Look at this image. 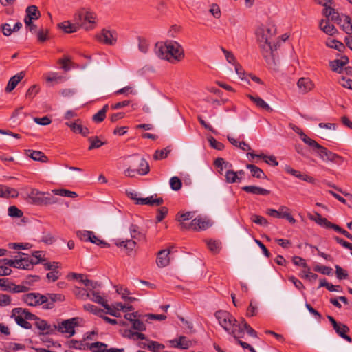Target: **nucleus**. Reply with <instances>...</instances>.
Masks as SVG:
<instances>
[{"mask_svg":"<svg viewBox=\"0 0 352 352\" xmlns=\"http://www.w3.org/2000/svg\"><path fill=\"white\" fill-rule=\"evenodd\" d=\"M10 317L14 319L18 325L25 329H32V325L29 322V320H30L34 321V325L41 331L42 334H50L54 333L55 331L54 326H51L47 322V321L38 318L36 315L28 311L26 309L21 307L14 308L12 310Z\"/></svg>","mask_w":352,"mask_h":352,"instance_id":"obj_1","label":"nucleus"},{"mask_svg":"<svg viewBox=\"0 0 352 352\" xmlns=\"http://www.w3.org/2000/svg\"><path fill=\"white\" fill-rule=\"evenodd\" d=\"M154 51L157 57L173 64L181 61L184 58L182 46L174 41L156 43Z\"/></svg>","mask_w":352,"mask_h":352,"instance_id":"obj_2","label":"nucleus"},{"mask_svg":"<svg viewBox=\"0 0 352 352\" xmlns=\"http://www.w3.org/2000/svg\"><path fill=\"white\" fill-rule=\"evenodd\" d=\"M7 252L6 249L0 248V256H3ZM45 253L43 251H34L31 254L23 253L18 252L13 258H2L0 259V263L2 264H19L23 261L26 262V264H38L39 263H44L43 264H59L58 262L53 261L52 263L47 261L45 258Z\"/></svg>","mask_w":352,"mask_h":352,"instance_id":"obj_3","label":"nucleus"},{"mask_svg":"<svg viewBox=\"0 0 352 352\" xmlns=\"http://www.w3.org/2000/svg\"><path fill=\"white\" fill-rule=\"evenodd\" d=\"M215 317L219 324L234 338L243 337V329L235 318L226 311H216Z\"/></svg>","mask_w":352,"mask_h":352,"instance_id":"obj_4","label":"nucleus"},{"mask_svg":"<svg viewBox=\"0 0 352 352\" xmlns=\"http://www.w3.org/2000/svg\"><path fill=\"white\" fill-rule=\"evenodd\" d=\"M78 325V318H72L70 319L63 320L58 325H54L55 330L65 334H67L68 337H71L75 333V327Z\"/></svg>","mask_w":352,"mask_h":352,"instance_id":"obj_5","label":"nucleus"},{"mask_svg":"<svg viewBox=\"0 0 352 352\" xmlns=\"http://www.w3.org/2000/svg\"><path fill=\"white\" fill-rule=\"evenodd\" d=\"M276 34V28L273 24L260 28L256 31V35L258 42L262 43H269L271 38Z\"/></svg>","mask_w":352,"mask_h":352,"instance_id":"obj_6","label":"nucleus"},{"mask_svg":"<svg viewBox=\"0 0 352 352\" xmlns=\"http://www.w3.org/2000/svg\"><path fill=\"white\" fill-rule=\"evenodd\" d=\"M22 300L29 306H37L48 302V298L38 293H29L22 296Z\"/></svg>","mask_w":352,"mask_h":352,"instance_id":"obj_7","label":"nucleus"},{"mask_svg":"<svg viewBox=\"0 0 352 352\" xmlns=\"http://www.w3.org/2000/svg\"><path fill=\"white\" fill-rule=\"evenodd\" d=\"M96 15L94 12L91 11H85L78 14L75 17L76 22H80L84 18V21L80 23V26L86 30H90L93 28V24L95 23V19Z\"/></svg>","mask_w":352,"mask_h":352,"instance_id":"obj_8","label":"nucleus"},{"mask_svg":"<svg viewBox=\"0 0 352 352\" xmlns=\"http://www.w3.org/2000/svg\"><path fill=\"white\" fill-rule=\"evenodd\" d=\"M317 153L320 158L324 162H331L335 163L342 162V157L330 151L327 148L321 145L317 149Z\"/></svg>","mask_w":352,"mask_h":352,"instance_id":"obj_9","label":"nucleus"},{"mask_svg":"<svg viewBox=\"0 0 352 352\" xmlns=\"http://www.w3.org/2000/svg\"><path fill=\"white\" fill-rule=\"evenodd\" d=\"M210 226L209 222L204 220L201 217L195 218L189 223H182V230H206Z\"/></svg>","mask_w":352,"mask_h":352,"instance_id":"obj_10","label":"nucleus"},{"mask_svg":"<svg viewBox=\"0 0 352 352\" xmlns=\"http://www.w3.org/2000/svg\"><path fill=\"white\" fill-rule=\"evenodd\" d=\"M129 157L131 158L130 164L131 165L138 164V174L140 175H146L149 173V165L144 158L140 157L138 154H135Z\"/></svg>","mask_w":352,"mask_h":352,"instance_id":"obj_11","label":"nucleus"},{"mask_svg":"<svg viewBox=\"0 0 352 352\" xmlns=\"http://www.w3.org/2000/svg\"><path fill=\"white\" fill-rule=\"evenodd\" d=\"M96 38L106 45H113L117 41V33L115 31L103 29Z\"/></svg>","mask_w":352,"mask_h":352,"instance_id":"obj_12","label":"nucleus"},{"mask_svg":"<svg viewBox=\"0 0 352 352\" xmlns=\"http://www.w3.org/2000/svg\"><path fill=\"white\" fill-rule=\"evenodd\" d=\"M115 245L121 250L124 251L126 253L130 254L136 247V242L133 239L122 240L120 239H114Z\"/></svg>","mask_w":352,"mask_h":352,"instance_id":"obj_13","label":"nucleus"},{"mask_svg":"<svg viewBox=\"0 0 352 352\" xmlns=\"http://www.w3.org/2000/svg\"><path fill=\"white\" fill-rule=\"evenodd\" d=\"M278 44H272L270 41H269V43L261 44L263 55L268 63H270V61L273 63L274 62L273 53L276 50Z\"/></svg>","mask_w":352,"mask_h":352,"instance_id":"obj_14","label":"nucleus"},{"mask_svg":"<svg viewBox=\"0 0 352 352\" xmlns=\"http://www.w3.org/2000/svg\"><path fill=\"white\" fill-rule=\"evenodd\" d=\"M157 195H151L146 198H141L137 199L136 204L148 205V206H160L164 203V199L162 197L157 198Z\"/></svg>","mask_w":352,"mask_h":352,"instance_id":"obj_15","label":"nucleus"},{"mask_svg":"<svg viewBox=\"0 0 352 352\" xmlns=\"http://www.w3.org/2000/svg\"><path fill=\"white\" fill-rule=\"evenodd\" d=\"M26 16L24 19L25 25H30L31 21L38 19L41 16L40 12L36 6H30L26 8Z\"/></svg>","mask_w":352,"mask_h":352,"instance_id":"obj_16","label":"nucleus"},{"mask_svg":"<svg viewBox=\"0 0 352 352\" xmlns=\"http://www.w3.org/2000/svg\"><path fill=\"white\" fill-rule=\"evenodd\" d=\"M25 72H20L16 75L11 77L8 82L7 87H6V92H11L18 85V83L24 78Z\"/></svg>","mask_w":352,"mask_h":352,"instance_id":"obj_17","label":"nucleus"},{"mask_svg":"<svg viewBox=\"0 0 352 352\" xmlns=\"http://www.w3.org/2000/svg\"><path fill=\"white\" fill-rule=\"evenodd\" d=\"M241 189L252 195H268L270 194V190L256 186H245Z\"/></svg>","mask_w":352,"mask_h":352,"instance_id":"obj_18","label":"nucleus"},{"mask_svg":"<svg viewBox=\"0 0 352 352\" xmlns=\"http://www.w3.org/2000/svg\"><path fill=\"white\" fill-rule=\"evenodd\" d=\"M45 192L38 191L36 189H32L29 194V198L32 202L36 205L43 204Z\"/></svg>","mask_w":352,"mask_h":352,"instance_id":"obj_19","label":"nucleus"},{"mask_svg":"<svg viewBox=\"0 0 352 352\" xmlns=\"http://www.w3.org/2000/svg\"><path fill=\"white\" fill-rule=\"evenodd\" d=\"M248 157H250L251 160H253L255 157L263 159L265 162L269 165L276 166L278 165V162L274 156H267L264 154L256 155L253 153H248Z\"/></svg>","mask_w":352,"mask_h":352,"instance_id":"obj_20","label":"nucleus"},{"mask_svg":"<svg viewBox=\"0 0 352 352\" xmlns=\"http://www.w3.org/2000/svg\"><path fill=\"white\" fill-rule=\"evenodd\" d=\"M172 261L170 252L169 250L164 249L160 250L157 256V264H168Z\"/></svg>","mask_w":352,"mask_h":352,"instance_id":"obj_21","label":"nucleus"},{"mask_svg":"<svg viewBox=\"0 0 352 352\" xmlns=\"http://www.w3.org/2000/svg\"><path fill=\"white\" fill-rule=\"evenodd\" d=\"M214 165L215 167L218 168V173L221 175H223V171L224 169L228 170H231V168H232V164L226 161L222 157L217 158L214 162Z\"/></svg>","mask_w":352,"mask_h":352,"instance_id":"obj_22","label":"nucleus"},{"mask_svg":"<svg viewBox=\"0 0 352 352\" xmlns=\"http://www.w3.org/2000/svg\"><path fill=\"white\" fill-rule=\"evenodd\" d=\"M79 22L72 23L69 21H64L58 24L59 28L63 30L65 33H73L77 32L79 28Z\"/></svg>","mask_w":352,"mask_h":352,"instance_id":"obj_23","label":"nucleus"},{"mask_svg":"<svg viewBox=\"0 0 352 352\" xmlns=\"http://www.w3.org/2000/svg\"><path fill=\"white\" fill-rule=\"evenodd\" d=\"M170 342L172 346L183 349H187L190 346V341L185 336H180L179 339L170 340Z\"/></svg>","mask_w":352,"mask_h":352,"instance_id":"obj_24","label":"nucleus"},{"mask_svg":"<svg viewBox=\"0 0 352 352\" xmlns=\"http://www.w3.org/2000/svg\"><path fill=\"white\" fill-rule=\"evenodd\" d=\"M248 98L258 107L261 108L268 112H272L273 111L272 108H271L270 106L261 98L258 97V96H254L252 95H248Z\"/></svg>","mask_w":352,"mask_h":352,"instance_id":"obj_25","label":"nucleus"},{"mask_svg":"<svg viewBox=\"0 0 352 352\" xmlns=\"http://www.w3.org/2000/svg\"><path fill=\"white\" fill-rule=\"evenodd\" d=\"M26 154L34 161L41 162H46L47 161V157L41 151L29 149L26 151Z\"/></svg>","mask_w":352,"mask_h":352,"instance_id":"obj_26","label":"nucleus"},{"mask_svg":"<svg viewBox=\"0 0 352 352\" xmlns=\"http://www.w3.org/2000/svg\"><path fill=\"white\" fill-rule=\"evenodd\" d=\"M320 28L328 35H333L337 32L335 26L331 24L329 21L321 20L320 23Z\"/></svg>","mask_w":352,"mask_h":352,"instance_id":"obj_27","label":"nucleus"},{"mask_svg":"<svg viewBox=\"0 0 352 352\" xmlns=\"http://www.w3.org/2000/svg\"><path fill=\"white\" fill-rule=\"evenodd\" d=\"M246 168L249 169L252 173V176L253 177L257 178V179H266L267 176L263 171L261 168L259 167L254 165V164H248L246 165Z\"/></svg>","mask_w":352,"mask_h":352,"instance_id":"obj_28","label":"nucleus"},{"mask_svg":"<svg viewBox=\"0 0 352 352\" xmlns=\"http://www.w3.org/2000/svg\"><path fill=\"white\" fill-rule=\"evenodd\" d=\"M334 330L338 335L347 342H351L352 341L351 338L346 335V333L349 331V328L346 324L340 323L338 327H336Z\"/></svg>","mask_w":352,"mask_h":352,"instance_id":"obj_29","label":"nucleus"},{"mask_svg":"<svg viewBox=\"0 0 352 352\" xmlns=\"http://www.w3.org/2000/svg\"><path fill=\"white\" fill-rule=\"evenodd\" d=\"M298 88L302 93H306L313 88V83L307 78H301L297 82Z\"/></svg>","mask_w":352,"mask_h":352,"instance_id":"obj_30","label":"nucleus"},{"mask_svg":"<svg viewBox=\"0 0 352 352\" xmlns=\"http://www.w3.org/2000/svg\"><path fill=\"white\" fill-rule=\"evenodd\" d=\"M323 13L327 17L331 16V19L336 22L338 24H340L342 21L339 13L336 12V10L332 7H328L327 8H324Z\"/></svg>","mask_w":352,"mask_h":352,"instance_id":"obj_31","label":"nucleus"},{"mask_svg":"<svg viewBox=\"0 0 352 352\" xmlns=\"http://www.w3.org/2000/svg\"><path fill=\"white\" fill-rule=\"evenodd\" d=\"M304 268L301 270L299 276L302 278H305L308 280L309 282H314L317 278L318 275L315 273H313L310 271V269L307 267V265H303Z\"/></svg>","mask_w":352,"mask_h":352,"instance_id":"obj_32","label":"nucleus"},{"mask_svg":"<svg viewBox=\"0 0 352 352\" xmlns=\"http://www.w3.org/2000/svg\"><path fill=\"white\" fill-rule=\"evenodd\" d=\"M45 270L50 271L47 274V278L49 280L54 282L56 281L60 276V273L58 271L57 265H45Z\"/></svg>","mask_w":352,"mask_h":352,"instance_id":"obj_33","label":"nucleus"},{"mask_svg":"<svg viewBox=\"0 0 352 352\" xmlns=\"http://www.w3.org/2000/svg\"><path fill=\"white\" fill-rule=\"evenodd\" d=\"M17 196V192L15 189L9 188L5 185L0 184V197L8 198Z\"/></svg>","mask_w":352,"mask_h":352,"instance_id":"obj_34","label":"nucleus"},{"mask_svg":"<svg viewBox=\"0 0 352 352\" xmlns=\"http://www.w3.org/2000/svg\"><path fill=\"white\" fill-rule=\"evenodd\" d=\"M226 182L228 184H234L241 182V177H237L236 171L228 170L225 173Z\"/></svg>","mask_w":352,"mask_h":352,"instance_id":"obj_35","label":"nucleus"},{"mask_svg":"<svg viewBox=\"0 0 352 352\" xmlns=\"http://www.w3.org/2000/svg\"><path fill=\"white\" fill-rule=\"evenodd\" d=\"M52 193L56 195H59L65 197L75 198L78 196L77 193L74 191H71L65 188L54 189L52 190Z\"/></svg>","mask_w":352,"mask_h":352,"instance_id":"obj_36","label":"nucleus"},{"mask_svg":"<svg viewBox=\"0 0 352 352\" xmlns=\"http://www.w3.org/2000/svg\"><path fill=\"white\" fill-rule=\"evenodd\" d=\"M108 345L101 342H96L91 343L89 346V349L92 352H106Z\"/></svg>","mask_w":352,"mask_h":352,"instance_id":"obj_37","label":"nucleus"},{"mask_svg":"<svg viewBox=\"0 0 352 352\" xmlns=\"http://www.w3.org/2000/svg\"><path fill=\"white\" fill-rule=\"evenodd\" d=\"M109 109L108 104L104 105V107L97 113H96L93 118L92 120L96 123H100L102 122L105 117H106V113Z\"/></svg>","mask_w":352,"mask_h":352,"instance_id":"obj_38","label":"nucleus"},{"mask_svg":"<svg viewBox=\"0 0 352 352\" xmlns=\"http://www.w3.org/2000/svg\"><path fill=\"white\" fill-rule=\"evenodd\" d=\"M88 140L90 142V145L88 148V149L89 151L96 149V148H99L102 145L104 144V142L100 140L98 136L90 137V138H89Z\"/></svg>","mask_w":352,"mask_h":352,"instance_id":"obj_39","label":"nucleus"},{"mask_svg":"<svg viewBox=\"0 0 352 352\" xmlns=\"http://www.w3.org/2000/svg\"><path fill=\"white\" fill-rule=\"evenodd\" d=\"M129 232L133 240L140 239L142 237H143V234L140 232L139 226L135 224L131 225L129 227Z\"/></svg>","mask_w":352,"mask_h":352,"instance_id":"obj_40","label":"nucleus"},{"mask_svg":"<svg viewBox=\"0 0 352 352\" xmlns=\"http://www.w3.org/2000/svg\"><path fill=\"white\" fill-rule=\"evenodd\" d=\"M170 151H171V148L169 146H168L164 149H162V150H157L155 152L153 158L155 160H163L168 156V153H170Z\"/></svg>","mask_w":352,"mask_h":352,"instance_id":"obj_41","label":"nucleus"},{"mask_svg":"<svg viewBox=\"0 0 352 352\" xmlns=\"http://www.w3.org/2000/svg\"><path fill=\"white\" fill-rule=\"evenodd\" d=\"M342 28L347 34H352V21L350 16L347 15L344 16V20L342 25Z\"/></svg>","mask_w":352,"mask_h":352,"instance_id":"obj_42","label":"nucleus"},{"mask_svg":"<svg viewBox=\"0 0 352 352\" xmlns=\"http://www.w3.org/2000/svg\"><path fill=\"white\" fill-rule=\"evenodd\" d=\"M8 247L14 250H28L32 247L29 243H9Z\"/></svg>","mask_w":352,"mask_h":352,"instance_id":"obj_43","label":"nucleus"},{"mask_svg":"<svg viewBox=\"0 0 352 352\" xmlns=\"http://www.w3.org/2000/svg\"><path fill=\"white\" fill-rule=\"evenodd\" d=\"M66 125L68 126L71 130L76 133H79L82 132V129L83 126L81 124V120L78 119L75 122H67Z\"/></svg>","mask_w":352,"mask_h":352,"instance_id":"obj_44","label":"nucleus"},{"mask_svg":"<svg viewBox=\"0 0 352 352\" xmlns=\"http://www.w3.org/2000/svg\"><path fill=\"white\" fill-rule=\"evenodd\" d=\"M250 219L254 223L259 226H267L269 224L267 220L262 216L253 214L251 215Z\"/></svg>","mask_w":352,"mask_h":352,"instance_id":"obj_45","label":"nucleus"},{"mask_svg":"<svg viewBox=\"0 0 352 352\" xmlns=\"http://www.w3.org/2000/svg\"><path fill=\"white\" fill-rule=\"evenodd\" d=\"M169 183L171 189L175 191L180 190L182 186V181L176 176L171 177Z\"/></svg>","mask_w":352,"mask_h":352,"instance_id":"obj_46","label":"nucleus"},{"mask_svg":"<svg viewBox=\"0 0 352 352\" xmlns=\"http://www.w3.org/2000/svg\"><path fill=\"white\" fill-rule=\"evenodd\" d=\"M84 309L87 311H89L90 313H92V314L99 316L100 317L102 316L101 313L103 311L102 309L98 308V307H96L92 304H89V303L85 304L84 305Z\"/></svg>","mask_w":352,"mask_h":352,"instance_id":"obj_47","label":"nucleus"},{"mask_svg":"<svg viewBox=\"0 0 352 352\" xmlns=\"http://www.w3.org/2000/svg\"><path fill=\"white\" fill-rule=\"evenodd\" d=\"M92 298H90L94 302L101 305L102 307H107V302L98 293L93 291L91 292Z\"/></svg>","mask_w":352,"mask_h":352,"instance_id":"obj_48","label":"nucleus"},{"mask_svg":"<svg viewBox=\"0 0 352 352\" xmlns=\"http://www.w3.org/2000/svg\"><path fill=\"white\" fill-rule=\"evenodd\" d=\"M241 324L243 331L245 330L248 335H250L252 337L256 338L257 333L254 329H253L246 322L244 319H242L241 322L239 323Z\"/></svg>","mask_w":352,"mask_h":352,"instance_id":"obj_49","label":"nucleus"},{"mask_svg":"<svg viewBox=\"0 0 352 352\" xmlns=\"http://www.w3.org/2000/svg\"><path fill=\"white\" fill-rule=\"evenodd\" d=\"M330 66L333 71L340 73L344 66V63H342L340 59H336L330 62Z\"/></svg>","mask_w":352,"mask_h":352,"instance_id":"obj_50","label":"nucleus"},{"mask_svg":"<svg viewBox=\"0 0 352 352\" xmlns=\"http://www.w3.org/2000/svg\"><path fill=\"white\" fill-rule=\"evenodd\" d=\"M74 292L77 298L82 300H87L90 298L91 295L89 293L87 292L85 289L80 287H76Z\"/></svg>","mask_w":352,"mask_h":352,"instance_id":"obj_51","label":"nucleus"},{"mask_svg":"<svg viewBox=\"0 0 352 352\" xmlns=\"http://www.w3.org/2000/svg\"><path fill=\"white\" fill-rule=\"evenodd\" d=\"M327 45L331 48L336 49L339 52H342L344 48V45L342 43L335 39L327 41Z\"/></svg>","mask_w":352,"mask_h":352,"instance_id":"obj_52","label":"nucleus"},{"mask_svg":"<svg viewBox=\"0 0 352 352\" xmlns=\"http://www.w3.org/2000/svg\"><path fill=\"white\" fill-rule=\"evenodd\" d=\"M207 246L211 252L217 253L221 249V243L217 241L210 240L207 243Z\"/></svg>","mask_w":352,"mask_h":352,"instance_id":"obj_53","label":"nucleus"},{"mask_svg":"<svg viewBox=\"0 0 352 352\" xmlns=\"http://www.w3.org/2000/svg\"><path fill=\"white\" fill-rule=\"evenodd\" d=\"M64 78L58 75L56 72H50L47 74L46 80L47 82H60L63 80Z\"/></svg>","mask_w":352,"mask_h":352,"instance_id":"obj_54","label":"nucleus"},{"mask_svg":"<svg viewBox=\"0 0 352 352\" xmlns=\"http://www.w3.org/2000/svg\"><path fill=\"white\" fill-rule=\"evenodd\" d=\"M314 270L326 275H331L333 273V269L326 265H316Z\"/></svg>","mask_w":352,"mask_h":352,"instance_id":"obj_55","label":"nucleus"},{"mask_svg":"<svg viewBox=\"0 0 352 352\" xmlns=\"http://www.w3.org/2000/svg\"><path fill=\"white\" fill-rule=\"evenodd\" d=\"M208 140L210 143V146L216 149V150H218V151H221L224 148V145L220 142H218L215 138H214L213 137L210 136L208 138Z\"/></svg>","mask_w":352,"mask_h":352,"instance_id":"obj_56","label":"nucleus"},{"mask_svg":"<svg viewBox=\"0 0 352 352\" xmlns=\"http://www.w3.org/2000/svg\"><path fill=\"white\" fill-rule=\"evenodd\" d=\"M87 234L90 235V236H91L90 237L91 239H89V242H91V243H92L94 244H96L98 245H103V246H107L108 245V244L106 242H104L102 240L98 239L95 235L94 232L90 231V233H87Z\"/></svg>","mask_w":352,"mask_h":352,"instance_id":"obj_57","label":"nucleus"},{"mask_svg":"<svg viewBox=\"0 0 352 352\" xmlns=\"http://www.w3.org/2000/svg\"><path fill=\"white\" fill-rule=\"evenodd\" d=\"M8 215L11 217H21L23 216V212L14 206L8 208Z\"/></svg>","mask_w":352,"mask_h":352,"instance_id":"obj_58","label":"nucleus"},{"mask_svg":"<svg viewBox=\"0 0 352 352\" xmlns=\"http://www.w3.org/2000/svg\"><path fill=\"white\" fill-rule=\"evenodd\" d=\"M164 346L155 341H150L146 346V348L153 352H159L160 349H163Z\"/></svg>","mask_w":352,"mask_h":352,"instance_id":"obj_59","label":"nucleus"},{"mask_svg":"<svg viewBox=\"0 0 352 352\" xmlns=\"http://www.w3.org/2000/svg\"><path fill=\"white\" fill-rule=\"evenodd\" d=\"M317 219H315L316 222L322 227L329 228L331 222L326 218L322 217L320 214L316 213Z\"/></svg>","mask_w":352,"mask_h":352,"instance_id":"obj_60","label":"nucleus"},{"mask_svg":"<svg viewBox=\"0 0 352 352\" xmlns=\"http://www.w3.org/2000/svg\"><path fill=\"white\" fill-rule=\"evenodd\" d=\"M168 208L166 207H161L157 210V214L156 216V221L157 223L161 222L168 214Z\"/></svg>","mask_w":352,"mask_h":352,"instance_id":"obj_61","label":"nucleus"},{"mask_svg":"<svg viewBox=\"0 0 352 352\" xmlns=\"http://www.w3.org/2000/svg\"><path fill=\"white\" fill-rule=\"evenodd\" d=\"M195 212H186L185 213L181 214L178 217V221L182 223H185L184 221H188L194 217Z\"/></svg>","mask_w":352,"mask_h":352,"instance_id":"obj_62","label":"nucleus"},{"mask_svg":"<svg viewBox=\"0 0 352 352\" xmlns=\"http://www.w3.org/2000/svg\"><path fill=\"white\" fill-rule=\"evenodd\" d=\"M68 346L69 348L75 349H85V344L81 341H78L75 340H72L68 342Z\"/></svg>","mask_w":352,"mask_h":352,"instance_id":"obj_63","label":"nucleus"},{"mask_svg":"<svg viewBox=\"0 0 352 352\" xmlns=\"http://www.w3.org/2000/svg\"><path fill=\"white\" fill-rule=\"evenodd\" d=\"M132 327L134 329L140 331H143L146 330V325L144 322L138 319H135L132 322Z\"/></svg>","mask_w":352,"mask_h":352,"instance_id":"obj_64","label":"nucleus"}]
</instances>
